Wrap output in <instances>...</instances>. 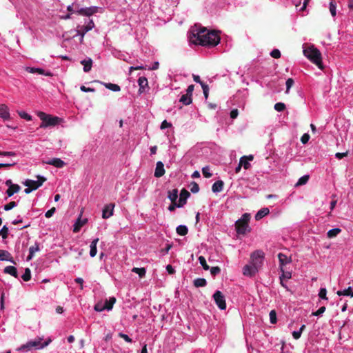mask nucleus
Wrapping results in <instances>:
<instances>
[{
    "instance_id": "obj_2",
    "label": "nucleus",
    "mask_w": 353,
    "mask_h": 353,
    "mask_svg": "<svg viewBox=\"0 0 353 353\" xmlns=\"http://www.w3.org/2000/svg\"><path fill=\"white\" fill-rule=\"evenodd\" d=\"M303 54L313 63L316 65L319 69L323 70L321 53L317 48L314 46L306 48L303 50Z\"/></svg>"
},
{
    "instance_id": "obj_46",
    "label": "nucleus",
    "mask_w": 353,
    "mask_h": 353,
    "mask_svg": "<svg viewBox=\"0 0 353 353\" xmlns=\"http://www.w3.org/2000/svg\"><path fill=\"white\" fill-rule=\"evenodd\" d=\"M191 188H190V191L192 192V193H197L199 191V185L197 184V183L194 182V181H192L191 183Z\"/></svg>"
},
{
    "instance_id": "obj_63",
    "label": "nucleus",
    "mask_w": 353,
    "mask_h": 353,
    "mask_svg": "<svg viewBox=\"0 0 353 353\" xmlns=\"http://www.w3.org/2000/svg\"><path fill=\"white\" fill-rule=\"evenodd\" d=\"M172 124L170 123H168L166 120H164L161 124V129L163 130L168 128H170Z\"/></svg>"
},
{
    "instance_id": "obj_20",
    "label": "nucleus",
    "mask_w": 353,
    "mask_h": 353,
    "mask_svg": "<svg viewBox=\"0 0 353 353\" xmlns=\"http://www.w3.org/2000/svg\"><path fill=\"white\" fill-rule=\"evenodd\" d=\"M21 190V187L18 184H14L13 185H10L8 189L6 190L7 195L10 197L14 194L17 193Z\"/></svg>"
},
{
    "instance_id": "obj_3",
    "label": "nucleus",
    "mask_w": 353,
    "mask_h": 353,
    "mask_svg": "<svg viewBox=\"0 0 353 353\" xmlns=\"http://www.w3.org/2000/svg\"><path fill=\"white\" fill-rule=\"evenodd\" d=\"M38 117L42 121V123L40 125V128L55 126L58 125L61 121V119L58 117L47 114L43 112H39L38 113Z\"/></svg>"
},
{
    "instance_id": "obj_56",
    "label": "nucleus",
    "mask_w": 353,
    "mask_h": 353,
    "mask_svg": "<svg viewBox=\"0 0 353 353\" xmlns=\"http://www.w3.org/2000/svg\"><path fill=\"white\" fill-rule=\"evenodd\" d=\"M221 272V269L219 267H212L210 269V273L213 276H216V274H219Z\"/></svg>"
},
{
    "instance_id": "obj_18",
    "label": "nucleus",
    "mask_w": 353,
    "mask_h": 353,
    "mask_svg": "<svg viewBox=\"0 0 353 353\" xmlns=\"http://www.w3.org/2000/svg\"><path fill=\"white\" fill-rule=\"evenodd\" d=\"M138 84L139 85V92L142 93L145 91V88L148 87V82L147 78L144 77H139L138 79Z\"/></svg>"
},
{
    "instance_id": "obj_44",
    "label": "nucleus",
    "mask_w": 353,
    "mask_h": 353,
    "mask_svg": "<svg viewBox=\"0 0 353 353\" xmlns=\"http://www.w3.org/2000/svg\"><path fill=\"white\" fill-rule=\"evenodd\" d=\"M8 235V228L4 225L0 230V236H2L3 239H6Z\"/></svg>"
},
{
    "instance_id": "obj_1",
    "label": "nucleus",
    "mask_w": 353,
    "mask_h": 353,
    "mask_svg": "<svg viewBox=\"0 0 353 353\" xmlns=\"http://www.w3.org/2000/svg\"><path fill=\"white\" fill-rule=\"evenodd\" d=\"M190 41L196 45L203 46H216L221 40L219 32L214 30L210 31L206 28H201L193 30L190 37Z\"/></svg>"
},
{
    "instance_id": "obj_27",
    "label": "nucleus",
    "mask_w": 353,
    "mask_h": 353,
    "mask_svg": "<svg viewBox=\"0 0 353 353\" xmlns=\"http://www.w3.org/2000/svg\"><path fill=\"white\" fill-rule=\"evenodd\" d=\"M179 101L182 103L183 105H190L192 102V97L188 94H183L181 97Z\"/></svg>"
},
{
    "instance_id": "obj_45",
    "label": "nucleus",
    "mask_w": 353,
    "mask_h": 353,
    "mask_svg": "<svg viewBox=\"0 0 353 353\" xmlns=\"http://www.w3.org/2000/svg\"><path fill=\"white\" fill-rule=\"evenodd\" d=\"M274 109L278 112L283 111L285 109V105L281 102L276 103L274 105Z\"/></svg>"
},
{
    "instance_id": "obj_39",
    "label": "nucleus",
    "mask_w": 353,
    "mask_h": 353,
    "mask_svg": "<svg viewBox=\"0 0 353 353\" xmlns=\"http://www.w3.org/2000/svg\"><path fill=\"white\" fill-rule=\"evenodd\" d=\"M22 279L24 281H28L31 279V272L30 270L28 268H26L24 274L21 276Z\"/></svg>"
},
{
    "instance_id": "obj_21",
    "label": "nucleus",
    "mask_w": 353,
    "mask_h": 353,
    "mask_svg": "<svg viewBox=\"0 0 353 353\" xmlns=\"http://www.w3.org/2000/svg\"><path fill=\"white\" fill-rule=\"evenodd\" d=\"M224 183L221 180L216 181L212 186L213 192H220L223 190Z\"/></svg>"
},
{
    "instance_id": "obj_53",
    "label": "nucleus",
    "mask_w": 353,
    "mask_h": 353,
    "mask_svg": "<svg viewBox=\"0 0 353 353\" xmlns=\"http://www.w3.org/2000/svg\"><path fill=\"white\" fill-rule=\"evenodd\" d=\"M330 10L332 17L336 16V4L334 1H331L330 3Z\"/></svg>"
},
{
    "instance_id": "obj_52",
    "label": "nucleus",
    "mask_w": 353,
    "mask_h": 353,
    "mask_svg": "<svg viewBox=\"0 0 353 353\" xmlns=\"http://www.w3.org/2000/svg\"><path fill=\"white\" fill-rule=\"evenodd\" d=\"M16 205H17V203L15 201H11V202L8 203V204H6V205H4V210L6 211L10 210L13 208H14Z\"/></svg>"
},
{
    "instance_id": "obj_22",
    "label": "nucleus",
    "mask_w": 353,
    "mask_h": 353,
    "mask_svg": "<svg viewBox=\"0 0 353 353\" xmlns=\"http://www.w3.org/2000/svg\"><path fill=\"white\" fill-rule=\"evenodd\" d=\"M270 213V210L268 208H263L259 210L257 213L255 214V219L256 221L261 220L265 216L268 215Z\"/></svg>"
},
{
    "instance_id": "obj_28",
    "label": "nucleus",
    "mask_w": 353,
    "mask_h": 353,
    "mask_svg": "<svg viewBox=\"0 0 353 353\" xmlns=\"http://www.w3.org/2000/svg\"><path fill=\"white\" fill-rule=\"evenodd\" d=\"M39 250V247L38 244H35L34 245L31 246L29 248V255L27 257V261H30L34 256V254Z\"/></svg>"
},
{
    "instance_id": "obj_54",
    "label": "nucleus",
    "mask_w": 353,
    "mask_h": 353,
    "mask_svg": "<svg viewBox=\"0 0 353 353\" xmlns=\"http://www.w3.org/2000/svg\"><path fill=\"white\" fill-rule=\"evenodd\" d=\"M327 290L325 288H321L319 290V296L322 299H327Z\"/></svg>"
},
{
    "instance_id": "obj_49",
    "label": "nucleus",
    "mask_w": 353,
    "mask_h": 353,
    "mask_svg": "<svg viewBox=\"0 0 353 353\" xmlns=\"http://www.w3.org/2000/svg\"><path fill=\"white\" fill-rule=\"evenodd\" d=\"M19 115L20 116L21 118L24 119L27 121L32 120V117L30 114H28V113H26V112H23V111L19 112Z\"/></svg>"
},
{
    "instance_id": "obj_36",
    "label": "nucleus",
    "mask_w": 353,
    "mask_h": 353,
    "mask_svg": "<svg viewBox=\"0 0 353 353\" xmlns=\"http://www.w3.org/2000/svg\"><path fill=\"white\" fill-rule=\"evenodd\" d=\"M132 272L138 274L141 278L144 277L146 273V270L144 268H133Z\"/></svg>"
},
{
    "instance_id": "obj_29",
    "label": "nucleus",
    "mask_w": 353,
    "mask_h": 353,
    "mask_svg": "<svg viewBox=\"0 0 353 353\" xmlns=\"http://www.w3.org/2000/svg\"><path fill=\"white\" fill-rule=\"evenodd\" d=\"M168 197L171 201V202H176V199L178 198V190L177 189H173L168 192Z\"/></svg>"
},
{
    "instance_id": "obj_48",
    "label": "nucleus",
    "mask_w": 353,
    "mask_h": 353,
    "mask_svg": "<svg viewBox=\"0 0 353 353\" xmlns=\"http://www.w3.org/2000/svg\"><path fill=\"white\" fill-rule=\"evenodd\" d=\"M294 81L293 79L289 78V79H287L286 83H285V84H286V91H285V92L286 93H288L289 90L294 85Z\"/></svg>"
},
{
    "instance_id": "obj_59",
    "label": "nucleus",
    "mask_w": 353,
    "mask_h": 353,
    "mask_svg": "<svg viewBox=\"0 0 353 353\" xmlns=\"http://www.w3.org/2000/svg\"><path fill=\"white\" fill-rule=\"evenodd\" d=\"M310 135L307 133H305L301 138V141L303 144H305L308 142L310 139Z\"/></svg>"
},
{
    "instance_id": "obj_19",
    "label": "nucleus",
    "mask_w": 353,
    "mask_h": 353,
    "mask_svg": "<svg viewBox=\"0 0 353 353\" xmlns=\"http://www.w3.org/2000/svg\"><path fill=\"white\" fill-rule=\"evenodd\" d=\"M278 258L280 263V266L282 268L286 264H288L291 262V259L288 258L285 254L283 253H279L278 254Z\"/></svg>"
},
{
    "instance_id": "obj_13",
    "label": "nucleus",
    "mask_w": 353,
    "mask_h": 353,
    "mask_svg": "<svg viewBox=\"0 0 353 353\" xmlns=\"http://www.w3.org/2000/svg\"><path fill=\"white\" fill-rule=\"evenodd\" d=\"M165 169H164V165L163 162L158 161L156 164V168L154 171V176L157 178H159L163 176L165 174Z\"/></svg>"
},
{
    "instance_id": "obj_62",
    "label": "nucleus",
    "mask_w": 353,
    "mask_h": 353,
    "mask_svg": "<svg viewBox=\"0 0 353 353\" xmlns=\"http://www.w3.org/2000/svg\"><path fill=\"white\" fill-rule=\"evenodd\" d=\"M192 78L194 79V81L196 82V83H199L201 86L202 85H204L205 84V83H203L201 79H200V77L199 75H196L194 74H192Z\"/></svg>"
},
{
    "instance_id": "obj_32",
    "label": "nucleus",
    "mask_w": 353,
    "mask_h": 353,
    "mask_svg": "<svg viewBox=\"0 0 353 353\" xmlns=\"http://www.w3.org/2000/svg\"><path fill=\"white\" fill-rule=\"evenodd\" d=\"M176 233L179 235H181V236H185L188 232V228L185 225H179L176 228Z\"/></svg>"
},
{
    "instance_id": "obj_40",
    "label": "nucleus",
    "mask_w": 353,
    "mask_h": 353,
    "mask_svg": "<svg viewBox=\"0 0 353 353\" xmlns=\"http://www.w3.org/2000/svg\"><path fill=\"white\" fill-rule=\"evenodd\" d=\"M199 263L200 264L202 265L203 268L205 270H208L210 269V267L209 265L207 264V262H206V260L205 259L204 256H200L199 257Z\"/></svg>"
},
{
    "instance_id": "obj_9",
    "label": "nucleus",
    "mask_w": 353,
    "mask_h": 353,
    "mask_svg": "<svg viewBox=\"0 0 353 353\" xmlns=\"http://www.w3.org/2000/svg\"><path fill=\"white\" fill-rule=\"evenodd\" d=\"M114 203H110L105 205L102 212V218L106 219L112 216L114 212Z\"/></svg>"
},
{
    "instance_id": "obj_25",
    "label": "nucleus",
    "mask_w": 353,
    "mask_h": 353,
    "mask_svg": "<svg viewBox=\"0 0 353 353\" xmlns=\"http://www.w3.org/2000/svg\"><path fill=\"white\" fill-rule=\"evenodd\" d=\"M81 64L83 65V71L85 72H89L92 65V60L89 58L88 59H84L81 61Z\"/></svg>"
},
{
    "instance_id": "obj_16",
    "label": "nucleus",
    "mask_w": 353,
    "mask_h": 353,
    "mask_svg": "<svg viewBox=\"0 0 353 353\" xmlns=\"http://www.w3.org/2000/svg\"><path fill=\"white\" fill-rule=\"evenodd\" d=\"M0 117L4 120L10 119L9 110L5 104H0Z\"/></svg>"
},
{
    "instance_id": "obj_10",
    "label": "nucleus",
    "mask_w": 353,
    "mask_h": 353,
    "mask_svg": "<svg viewBox=\"0 0 353 353\" xmlns=\"http://www.w3.org/2000/svg\"><path fill=\"white\" fill-rule=\"evenodd\" d=\"M190 196V193L185 188H183L180 193L179 201L177 208L183 207L187 202L188 198Z\"/></svg>"
},
{
    "instance_id": "obj_47",
    "label": "nucleus",
    "mask_w": 353,
    "mask_h": 353,
    "mask_svg": "<svg viewBox=\"0 0 353 353\" xmlns=\"http://www.w3.org/2000/svg\"><path fill=\"white\" fill-rule=\"evenodd\" d=\"M202 173L205 178H210L212 175V173L210 172V168L208 166L203 168Z\"/></svg>"
},
{
    "instance_id": "obj_17",
    "label": "nucleus",
    "mask_w": 353,
    "mask_h": 353,
    "mask_svg": "<svg viewBox=\"0 0 353 353\" xmlns=\"http://www.w3.org/2000/svg\"><path fill=\"white\" fill-rule=\"evenodd\" d=\"M87 219L82 220L81 217H79L74 225L73 232L74 233L78 232L81 230V227L87 223Z\"/></svg>"
},
{
    "instance_id": "obj_60",
    "label": "nucleus",
    "mask_w": 353,
    "mask_h": 353,
    "mask_svg": "<svg viewBox=\"0 0 353 353\" xmlns=\"http://www.w3.org/2000/svg\"><path fill=\"white\" fill-rule=\"evenodd\" d=\"M56 211V208L54 207H52L51 209H50L49 210H48L46 212V218H50L53 214Z\"/></svg>"
},
{
    "instance_id": "obj_58",
    "label": "nucleus",
    "mask_w": 353,
    "mask_h": 353,
    "mask_svg": "<svg viewBox=\"0 0 353 353\" xmlns=\"http://www.w3.org/2000/svg\"><path fill=\"white\" fill-rule=\"evenodd\" d=\"M37 73L49 77L52 76V74L50 72H46L45 70L41 68H37Z\"/></svg>"
},
{
    "instance_id": "obj_57",
    "label": "nucleus",
    "mask_w": 353,
    "mask_h": 353,
    "mask_svg": "<svg viewBox=\"0 0 353 353\" xmlns=\"http://www.w3.org/2000/svg\"><path fill=\"white\" fill-rule=\"evenodd\" d=\"M201 88L203 89L205 98V99H207L208 97V94H209V87L207 84H204V85H202Z\"/></svg>"
},
{
    "instance_id": "obj_41",
    "label": "nucleus",
    "mask_w": 353,
    "mask_h": 353,
    "mask_svg": "<svg viewBox=\"0 0 353 353\" xmlns=\"http://www.w3.org/2000/svg\"><path fill=\"white\" fill-rule=\"evenodd\" d=\"M41 341H42L41 338H38L37 339H36L34 341H31V344L30 345H32L33 348L41 349V347H39L40 345L42 344L41 343Z\"/></svg>"
},
{
    "instance_id": "obj_34",
    "label": "nucleus",
    "mask_w": 353,
    "mask_h": 353,
    "mask_svg": "<svg viewBox=\"0 0 353 353\" xmlns=\"http://www.w3.org/2000/svg\"><path fill=\"white\" fill-rule=\"evenodd\" d=\"M353 291L352 290V288L349 287L344 290H339L336 292V294L338 296H352Z\"/></svg>"
},
{
    "instance_id": "obj_43",
    "label": "nucleus",
    "mask_w": 353,
    "mask_h": 353,
    "mask_svg": "<svg viewBox=\"0 0 353 353\" xmlns=\"http://www.w3.org/2000/svg\"><path fill=\"white\" fill-rule=\"evenodd\" d=\"M270 321L272 324H275L276 323V313L275 310H271L270 312Z\"/></svg>"
},
{
    "instance_id": "obj_30",
    "label": "nucleus",
    "mask_w": 353,
    "mask_h": 353,
    "mask_svg": "<svg viewBox=\"0 0 353 353\" xmlns=\"http://www.w3.org/2000/svg\"><path fill=\"white\" fill-rule=\"evenodd\" d=\"M207 285V281L203 278H197L194 280V285L196 288L205 287Z\"/></svg>"
},
{
    "instance_id": "obj_7",
    "label": "nucleus",
    "mask_w": 353,
    "mask_h": 353,
    "mask_svg": "<svg viewBox=\"0 0 353 353\" xmlns=\"http://www.w3.org/2000/svg\"><path fill=\"white\" fill-rule=\"evenodd\" d=\"M213 298L219 309L225 310L226 308L225 296L221 291H216L213 295Z\"/></svg>"
},
{
    "instance_id": "obj_64",
    "label": "nucleus",
    "mask_w": 353,
    "mask_h": 353,
    "mask_svg": "<svg viewBox=\"0 0 353 353\" xmlns=\"http://www.w3.org/2000/svg\"><path fill=\"white\" fill-rule=\"evenodd\" d=\"M347 154H348V152H337V153H336L335 157H336L338 159H343V157H347Z\"/></svg>"
},
{
    "instance_id": "obj_31",
    "label": "nucleus",
    "mask_w": 353,
    "mask_h": 353,
    "mask_svg": "<svg viewBox=\"0 0 353 353\" xmlns=\"http://www.w3.org/2000/svg\"><path fill=\"white\" fill-rule=\"evenodd\" d=\"M103 85L106 88L114 92H118L121 90L120 86L117 84H114L111 83H104Z\"/></svg>"
},
{
    "instance_id": "obj_11",
    "label": "nucleus",
    "mask_w": 353,
    "mask_h": 353,
    "mask_svg": "<svg viewBox=\"0 0 353 353\" xmlns=\"http://www.w3.org/2000/svg\"><path fill=\"white\" fill-rule=\"evenodd\" d=\"M94 22L92 20H90L88 25L83 26L77 30V32L79 34L81 35V42L83 41L84 34L88 32V31L91 30L94 28Z\"/></svg>"
},
{
    "instance_id": "obj_8",
    "label": "nucleus",
    "mask_w": 353,
    "mask_h": 353,
    "mask_svg": "<svg viewBox=\"0 0 353 353\" xmlns=\"http://www.w3.org/2000/svg\"><path fill=\"white\" fill-rule=\"evenodd\" d=\"M258 271L259 270L254 268L250 263V264L245 265L243 268V274L250 277L254 276Z\"/></svg>"
},
{
    "instance_id": "obj_55",
    "label": "nucleus",
    "mask_w": 353,
    "mask_h": 353,
    "mask_svg": "<svg viewBox=\"0 0 353 353\" xmlns=\"http://www.w3.org/2000/svg\"><path fill=\"white\" fill-rule=\"evenodd\" d=\"M326 308L325 306H322L317 311L314 312H312V316H320L321 314H322L325 311Z\"/></svg>"
},
{
    "instance_id": "obj_24",
    "label": "nucleus",
    "mask_w": 353,
    "mask_h": 353,
    "mask_svg": "<svg viewBox=\"0 0 353 353\" xmlns=\"http://www.w3.org/2000/svg\"><path fill=\"white\" fill-rule=\"evenodd\" d=\"M99 239L98 238H97V239H94L91 242L90 251V255L91 257H94L97 254V243L99 242Z\"/></svg>"
},
{
    "instance_id": "obj_33",
    "label": "nucleus",
    "mask_w": 353,
    "mask_h": 353,
    "mask_svg": "<svg viewBox=\"0 0 353 353\" xmlns=\"http://www.w3.org/2000/svg\"><path fill=\"white\" fill-rule=\"evenodd\" d=\"M116 302V299L114 297H110L109 300H105V308L108 310H110L112 309L114 304Z\"/></svg>"
},
{
    "instance_id": "obj_6",
    "label": "nucleus",
    "mask_w": 353,
    "mask_h": 353,
    "mask_svg": "<svg viewBox=\"0 0 353 353\" xmlns=\"http://www.w3.org/2000/svg\"><path fill=\"white\" fill-rule=\"evenodd\" d=\"M37 177L38 179L37 181L27 179L23 183V184L26 187L32 188L33 190H36L46 181V178L44 176L38 175Z\"/></svg>"
},
{
    "instance_id": "obj_5",
    "label": "nucleus",
    "mask_w": 353,
    "mask_h": 353,
    "mask_svg": "<svg viewBox=\"0 0 353 353\" xmlns=\"http://www.w3.org/2000/svg\"><path fill=\"white\" fill-rule=\"evenodd\" d=\"M264 259V252L261 250H256L250 255V263L257 270L262 267Z\"/></svg>"
},
{
    "instance_id": "obj_4",
    "label": "nucleus",
    "mask_w": 353,
    "mask_h": 353,
    "mask_svg": "<svg viewBox=\"0 0 353 353\" xmlns=\"http://www.w3.org/2000/svg\"><path fill=\"white\" fill-rule=\"evenodd\" d=\"M249 221L250 214L245 213L240 219L236 221L235 228L237 233L241 234H245L247 228L248 227Z\"/></svg>"
},
{
    "instance_id": "obj_37",
    "label": "nucleus",
    "mask_w": 353,
    "mask_h": 353,
    "mask_svg": "<svg viewBox=\"0 0 353 353\" xmlns=\"http://www.w3.org/2000/svg\"><path fill=\"white\" fill-rule=\"evenodd\" d=\"M309 175H304L301 176L296 183L295 186L298 187L306 184L309 180Z\"/></svg>"
},
{
    "instance_id": "obj_35",
    "label": "nucleus",
    "mask_w": 353,
    "mask_h": 353,
    "mask_svg": "<svg viewBox=\"0 0 353 353\" xmlns=\"http://www.w3.org/2000/svg\"><path fill=\"white\" fill-rule=\"evenodd\" d=\"M341 232V230L340 228H333L330 230L327 233V236L328 238H334L340 232Z\"/></svg>"
},
{
    "instance_id": "obj_15",
    "label": "nucleus",
    "mask_w": 353,
    "mask_h": 353,
    "mask_svg": "<svg viewBox=\"0 0 353 353\" xmlns=\"http://www.w3.org/2000/svg\"><path fill=\"white\" fill-rule=\"evenodd\" d=\"M45 163L54 165L56 168H61L65 165V162L59 158H53L51 160L46 161Z\"/></svg>"
},
{
    "instance_id": "obj_51",
    "label": "nucleus",
    "mask_w": 353,
    "mask_h": 353,
    "mask_svg": "<svg viewBox=\"0 0 353 353\" xmlns=\"http://www.w3.org/2000/svg\"><path fill=\"white\" fill-rule=\"evenodd\" d=\"M270 55L274 59H279L281 57V52L278 49H274L271 52Z\"/></svg>"
},
{
    "instance_id": "obj_42",
    "label": "nucleus",
    "mask_w": 353,
    "mask_h": 353,
    "mask_svg": "<svg viewBox=\"0 0 353 353\" xmlns=\"http://www.w3.org/2000/svg\"><path fill=\"white\" fill-rule=\"evenodd\" d=\"M31 344V341H28L27 343L26 344H23L22 345H21L18 349L17 350L18 351H21V350H31L32 348H33V347L32 346Z\"/></svg>"
},
{
    "instance_id": "obj_50",
    "label": "nucleus",
    "mask_w": 353,
    "mask_h": 353,
    "mask_svg": "<svg viewBox=\"0 0 353 353\" xmlns=\"http://www.w3.org/2000/svg\"><path fill=\"white\" fill-rule=\"evenodd\" d=\"M94 310L97 312H101L104 310H106V308H105V304H103L102 303H97L94 305Z\"/></svg>"
},
{
    "instance_id": "obj_14",
    "label": "nucleus",
    "mask_w": 353,
    "mask_h": 353,
    "mask_svg": "<svg viewBox=\"0 0 353 353\" xmlns=\"http://www.w3.org/2000/svg\"><path fill=\"white\" fill-rule=\"evenodd\" d=\"M254 159V157L252 155L249 156H243L240 159L239 164L245 170H248L250 167V163H249V161H252Z\"/></svg>"
},
{
    "instance_id": "obj_61",
    "label": "nucleus",
    "mask_w": 353,
    "mask_h": 353,
    "mask_svg": "<svg viewBox=\"0 0 353 353\" xmlns=\"http://www.w3.org/2000/svg\"><path fill=\"white\" fill-rule=\"evenodd\" d=\"M119 336L123 339H124L126 342L130 343L132 342V339L125 334L123 333H119Z\"/></svg>"
},
{
    "instance_id": "obj_12",
    "label": "nucleus",
    "mask_w": 353,
    "mask_h": 353,
    "mask_svg": "<svg viewBox=\"0 0 353 353\" xmlns=\"http://www.w3.org/2000/svg\"><path fill=\"white\" fill-rule=\"evenodd\" d=\"M98 7H90L85 8H81L77 11L79 14L85 15V16H91L94 13H97L98 11Z\"/></svg>"
},
{
    "instance_id": "obj_26",
    "label": "nucleus",
    "mask_w": 353,
    "mask_h": 353,
    "mask_svg": "<svg viewBox=\"0 0 353 353\" xmlns=\"http://www.w3.org/2000/svg\"><path fill=\"white\" fill-rule=\"evenodd\" d=\"M4 272L6 274H8L12 275V276H13L15 278L18 277L17 270L14 266L9 265V266L6 267L5 269H4Z\"/></svg>"
},
{
    "instance_id": "obj_23",
    "label": "nucleus",
    "mask_w": 353,
    "mask_h": 353,
    "mask_svg": "<svg viewBox=\"0 0 353 353\" xmlns=\"http://www.w3.org/2000/svg\"><path fill=\"white\" fill-rule=\"evenodd\" d=\"M0 260L1 261H8L12 263H14L12 260V258L10 254L8 251L3 250H0Z\"/></svg>"
},
{
    "instance_id": "obj_38",
    "label": "nucleus",
    "mask_w": 353,
    "mask_h": 353,
    "mask_svg": "<svg viewBox=\"0 0 353 353\" xmlns=\"http://www.w3.org/2000/svg\"><path fill=\"white\" fill-rule=\"evenodd\" d=\"M282 272H283V274L282 275L280 276V280H281V284L282 286L286 288V286L284 285L283 282V279L285 278V279H289L291 278V272H285L283 270V268L281 269Z\"/></svg>"
}]
</instances>
